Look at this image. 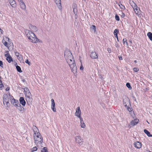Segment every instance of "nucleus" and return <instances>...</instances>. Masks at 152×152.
Returning <instances> with one entry per match:
<instances>
[{"mask_svg": "<svg viewBox=\"0 0 152 152\" xmlns=\"http://www.w3.org/2000/svg\"><path fill=\"white\" fill-rule=\"evenodd\" d=\"M64 56L72 72L74 73L76 72L77 67L73 56L71 52L69 51H65L64 53Z\"/></svg>", "mask_w": 152, "mask_h": 152, "instance_id": "1", "label": "nucleus"}, {"mask_svg": "<svg viewBox=\"0 0 152 152\" xmlns=\"http://www.w3.org/2000/svg\"><path fill=\"white\" fill-rule=\"evenodd\" d=\"M33 129L34 131L33 137L34 143L38 147H42L43 139L39 132V130L35 126H33Z\"/></svg>", "mask_w": 152, "mask_h": 152, "instance_id": "2", "label": "nucleus"}, {"mask_svg": "<svg viewBox=\"0 0 152 152\" xmlns=\"http://www.w3.org/2000/svg\"><path fill=\"white\" fill-rule=\"evenodd\" d=\"M25 33L27 37L32 42L37 43L40 42V40L37 38L36 35L32 31L26 30Z\"/></svg>", "mask_w": 152, "mask_h": 152, "instance_id": "3", "label": "nucleus"}, {"mask_svg": "<svg viewBox=\"0 0 152 152\" xmlns=\"http://www.w3.org/2000/svg\"><path fill=\"white\" fill-rule=\"evenodd\" d=\"M24 89V93L26 97V100L28 103V101L30 102H31L32 99L31 94L29 89L27 87H25Z\"/></svg>", "mask_w": 152, "mask_h": 152, "instance_id": "4", "label": "nucleus"}, {"mask_svg": "<svg viewBox=\"0 0 152 152\" xmlns=\"http://www.w3.org/2000/svg\"><path fill=\"white\" fill-rule=\"evenodd\" d=\"M3 104L6 107H8L10 105L9 98L7 94H4L3 96Z\"/></svg>", "mask_w": 152, "mask_h": 152, "instance_id": "5", "label": "nucleus"}, {"mask_svg": "<svg viewBox=\"0 0 152 152\" xmlns=\"http://www.w3.org/2000/svg\"><path fill=\"white\" fill-rule=\"evenodd\" d=\"M10 39L8 37H3L2 40V42L4 45L7 47L8 49H9V47H10Z\"/></svg>", "mask_w": 152, "mask_h": 152, "instance_id": "6", "label": "nucleus"}, {"mask_svg": "<svg viewBox=\"0 0 152 152\" xmlns=\"http://www.w3.org/2000/svg\"><path fill=\"white\" fill-rule=\"evenodd\" d=\"M75 140L76 142L80 145L83 144V139L80 136H77L75 137Z\"/></svg>", "mask_w": 152, "mask_h": 152, "instance_id": "7", "label": "nucleus"}, {"mask_svg": "<svg viewBox=\"0 0 152 152\" xmlns=\"http://www.w3.org/2000/svg\"><path fill=\"white\" fill-rule=\"evenodd\" d=\"M81 113L80 107H77L76 110V112L75 113V115L79 118H82L81 117Z\"/></svg>", "mask_w": 152, "mask_h": 152, "instance_id": "8", "label": "nucleus"}, {"mask_svg": "<svg viewBox=\"0 0 152 152\" xmlns=\"http://www.w3.org/2000/svg\"><path fill=\"white\" fill-rule=\"evenodd\" d=\"M134 147L137 149H140L142 147L141 143L139 141L134 142Z\"/></svg>", "mask_w": 152, "mask_h": 152, "instance_id": "9", "label": "nucleus"}, {"mask_svg": "<svg viewBox=\"0 0 152 152\" xmlns=\"http://www.w3.org/2000/svg\"><path fill=\"white\" fill-rule=\"evenodd\" d=\"M91 58L92 59H97L98 58L97 54L95 52H92L90 54Z\"/></svg>", "mask_w": 152, "mask_h": 152, "instance_id": "10", "label": "nucleus"}, {"mask_svg": "<svg viewBox=\"0 0 152 152\" xmlns=\"http://www.w3.org/2000/svg\"><path fill=\"white\" fill-rule=\"evenodd\" d=\"M134 10V12L135 13L138 15H139L141 14V10H140V8L138 7L137 6L136 7H135L133 8Z\"/></svg>", "mask_w": 152, "mask_h": 152, "instance_id": "11", "label": "nucleus"}, {"mask_svg": "<svg viewBox=\"0 0 152 152\" xmlns=\"http://www.w3.org/2000/svg\"><path fill=\"white\" fill-rule=\"evenodd\" d=\"M19 5L21 9L23 10H25L26 9V6L23 0L20 1H19Z\"/></svg>", "mask_w": 152, "mask_h": 152, "instance_id": "12", "label": "nucleus"}, {"mask_svg": "<svg viewBox=\"0 0 152 152\" xmlns=\"http://www.w3.org/2000/svg\"><path fill=\"white\" fill-rule=\"evenodd\" d=\"M51 109L54 112L56 111V109L55 107V104L54 100L53 99H51Z\"/></svg>", "mask_w": 152, "mask_h": 152, "instance_id": "13", "label": "nucleus"}, {"mask_svg": "<svg viewBox=\"0 0 152 152\" xmlns=\"http://www.w3.org/2000/svg\"><path fill=\"white\" fill-rule=\"evenodd\" d=\"M15 107L20 112H21L24 109L23 107L21 106L19 102Z\"/></svg>", "mask_w": 152, "mask_h": 152, "instance_id": "14", "label": "nucleus"}, {"mask_svg": "<svg viewBox=\"0 0 152 152\" xmlns=\"http://www.w3.org/2000/svg\"><path fill=\"white\" fill-rule=\"evenodd\" d=\"M9 2L12 7L15 8L16 7V2L14 0H9Z\"/></svg>", "mask_w": 152, "mask_h": 152, "instance_id": "15", "label": "nucleus"}, {"mask_svg": "<svg viewBox=\"0 0 152 152\" xmlns=\"http://www.w3.org/2000/svg\"><path fill=\"white\" fill-rule=\"evenodd\" d=\"M19 101L23 106H25V105L26 102L23 97H20V98Z\"/></svg>", "mask_w": 152, "mask_h": 152, "instance_id": "16", "label": "nucleus"}, {"mask_svg": "<svg viewBox=\"0 0 152 152\" xmlns=\"http://www.w3.org/2000/svg\"><path fill=\"white\" fill-rule=\"evenodd\" d=\"M139 120L138 119H134V120H132L131 122L130 123V124L132 126H134L135 125H136L137 124Z\"/></svg>", "mask_w": 152, "mask_h": 152, "instance_id": "17", "label": "nucleus"}, {"mask_svg": "<svg viewBox=\"0 0 152 152\" xmlns=\"http://www.w3.org/2000/svg\"><path fill=\"white\" fill-rule=\"evenodd\" d=\"M54 1L56 3L58 6V8L59 9H61V0H54Z\"/></svg>", "mask_w": 152, "mask_h": 152, "instance_id": "18", "label": "nucleus"}, {"mask_svg": "<svg viewBox=\"0 0 152 152\" xmlns=\"http://www.w3.org/2000/svg\"><path fill=\"white\" fill-rule=\"evenodd\" d=\"M80 126L82 128H85L86 127V125L83 118H80Z\"/></svg>", "mask_w": 152, "mask_h": 152, "instance_id": "19", "label": "nucleus"}, {"mask_svg": "<svg viewBox=\"0 0 152 152\" xmlns=\"http://www.w3.org/2000/svg\"><path fill=\"white\" fill-rule=\"evenodd\" d=\"M11 103L14 106H15L17 103L19 102L18 100L15 99H13L10 101Z\"/></svg>", "mask_w": 152, "mask_h": 152, "instance_id": "20", "label": "nucleus"}, {"mask_svg": "<svg viewBox=\"0 0 152 152\" xmlns=\"http://www.w3.org/2000/svg\"><path fill=\"white\" fill-rule=\"evenodd\" d=\"M129 4L133 8H135V7H136L137 6L136 4L133 1H129Z\"/></svg>", "mask_w": 152, "mask_h": 152, "instance_id": "21", "label": "nucleus"}, {"mask_svg": "<svg viewBox=\"0 0 152 152\" xmlns=\"http://www.w3.org/2000/svg\"><path fill=\"white\" fill-rule=\"evenodd\" d=\"M127 110L130 112V113L131 115L132 116V114H134V112L132 110V107H128Z\"/></svg>", "mask_w": 152, "mask_h": 152, "instance_id": "22", "label": "nucleus"}, {"mask_svg": "<svg viewBox=\"0 0 152 152\" xmlns=\"http://www.w3.org/2000/svg\"><path fill=\"white\" fill-rule=\"evenodd\" d=\"M6 60L9 63H10L11 62L13 61V58L11 56L7 57L6 58Z\"/></svg>", "mask_w": 152, "mask_h": 152, "instance_id": "23", "label": "nucleus"}, {"mask_svg": "<svg viewBox=\"0 0 152 152\" xmlns=\"http://www.w3.org/2000/svg\"><path fill=\"white\" fill-rule=\"evenodd\" d=\"M147 35L151 41H152V34L151 32H148L147 34Z\"/></svg>", "mask_w": 152, "mask_h": 152, "instance_id": "24", "label": "nucleus"}, {"mask_svg": "<svg viewBox=\"0 0 152 152\" xmlns=\"http://www.w3.org/2000/svg\"><path fill=\"white\" fill-rule=\"evenodd\" d=\"M144 132L149 137H151L152 135L151 134L150 132L146 129H144Z\"/></svg>", "mask_w": 152, "mask_h": 152, "instance_id": "25", "label": "nucleus"}, {"mask_svg": "<svg viewBox=\"0 0 152 152\" xmlns=\"http://www.w3.org/2000/svg\"><path fill=\"white\" fill-rule=\"evenodd\" d=\"M123 42L124 45H126V46L128 45L127 40L126 38H124L123 40Z\"/></svg>", "mask_w": 152, "mask_h": 152, "instance_id": "26", "label": "nucleus"}, {"mask_svg": "<svg viewBox=\"0 0 152 152\" xmlns=\"http://www.w3.org/2000/svg\"><path fill=\"white\" fill-rule=\"evenodd\" d=\"M16 68L18 71L19 72H22V71L21 70V68L20 66H16Z\"/></svg>", "mask_w": 152, "mask_h": 152, "instance_id": "27", "label": "nucleus"}, {"mask_svg": "<svg viewBox=\"0 0 152 152\" xmlns=\"http://www.w3.org/2000/svg\"><path fill=\"white\" fill-rule=\"evenodd\" d=\"M118 5L120 8L122 9H125V7L121 3H119L118 4Z\"/></svg>", "mask_w": 152, "mask_h": 152, "instance_id": "28", "label": "nucleus"}, {"mask_svg": "<svg viewBox=\"0 0 152 152\" xmlns=\"http://www.w3.org/2000/svg\"><path fill=\"white\" fill-rule=\"evenodd\" d=\"M41 152H48L47 148L46 147H44L41 150Z\"/></svg>", "mask_w": 152, "mask_h": 152, "instance_id": "29", "label": "nucleus"}, {"mask_svg": "<svg viewBox=\"0 0 152 152\" xmlns=\"http://www.w3.org/2000/svg\"><path fill=\"white\" fill-rule=\"evenodd\" d=\"M37 148L36 146H34L33 147L31 150V152H33L36 151H37Z\"/></svg>", "mask_w": 152, "mask_h": 152, "instance_id": "30", "label": "nucleus"}, {"mask_svg": "<svg viewBox=\"0 0 152 152\" xmlns=\"http://www.w3.org/2000/svg\"><path fill=\"white\" fill-rule=\"evenodd\" d=\"M119 32V30L118 29H115L114 31V34H118Z\"/></svg>", "mask_w": 152, "mask_h": 152, "instance_id": "31", "label": "nucleus"}, {"mask_svg": "<svg viewBox=\"0 0 152 152\" xmlns=\"http://www.w3.org/2000/svg\"><path fill=\"white\" fill-rule=\"evenodd\" d=\"M18 59L20 61H22L23 60V58L21 55H20V56L17 57Z\"/></svg>", "mask_w": 152, "mask_h": 152, "instance_id": "32", "label": "nucleus"}, {"mask_svg": "<svg viewBox=\"0 0 152 152\" xmlns=\"http://www.w3.org/2000/svg\"><path fill=\"white\" fill-rule=\"evenodd\" d=\"M9 99H10L11 101H12V100H13V99H15L11 95L10 93H9Z\"/></svg>", "mask_w": 152, "mask_h": 152, "instance_id": "33", "label": "nucleus"}, {"mask_svg": "<svg viewBox=\"0 0 152 152\" xmlns=\"http://www.w3.org/2000/svg\"><path fill=\"white\" fill-rule=\"evenodd\" d=\"M91 30H94V31H96V27L94 25H92L91 27Z\"/></svg>", "mask_w": 152, "mask_h": 152, "instance_id": "34", "label": "nucleus"}, {"mask_svg": "<svg viewBox=\"0 0 152 152\" xmlns=\"http://www.w3.org/2000/svg\"><path fill=\"white\" fill-rule=\"evenodd\" d=\"M115 20L118 21H119L120 20L119 17L117 14H116L115 15Z\"/></svg>", "mask_w": 152, "mask_h": 152, "instance_id": "35", "label": "nucleus"}, {"mask_svg": "<svg viewBox=\"0 0 152 152\" xmlns=\"http://www.w3.org/2000/svg\"><path fill=\"white\" fill-rule=\"evenodd\" d=\"M133 69L134 72H137L139 70L138 68L137 67L134 68Z\"/></svg>", "mask_w": 152, "mask_h": 152, "instance_id": "36", "label": "nucleus"}, {"mask_svg": "<svg viewBox=\"0 0 152 152\" xmlns=\"http://www.w3.org/2000/svg\"><path fill=\"white\" fill-rule=\"evenodd\" d=\"M32 26H31V27H32ZM33 29H32V30L34 31H37V28L35 26H32Z\"/></svg>", "mask_w": 152, "mask_h": 152, "instance_id": "37", "label": "nucleus"}, {"mask_svg": "<svg viewBox=\"0 0 152 152\" xmlns=\"http://www.w3.org/2000/svg\"><path fill=\"white\" fill-rule=\"evenodd\" d=\"M126 86L129 88H131V86L130 84V83H127L126 84Z\"/></svg>", "mask_w": 152, "mask_h": 152, "instance_id": "38", "label": "nucleus"}, {"mask_svg": "<svg viewBox=\"0 0 152 152\" xmlns=\"http://www.w3.org/2000/svg\"><path fill=\"white\" fill-rule=\"evenodd\" d=\"M81 65L80 67V70H83V69L84 68L82 65V63L81 61Z\"/></svg>", "mask_w": 152, "mask_h": 152, "instance_id": "39", "label": "nucleus"}, {"mask_svg": "<svg viewBox=\"0 0 152 152\" xmlns=\"http://www.w3.org/2000/svg\"><path fill=\"white\" fill-rule=\"evenodd\" d=\"M0 66L2 68L3 67V62L1 61H0Z\"/></svg>", "mask_w": 152, "mask_h": 152, "instance_id": "40", "label": "nucleus"}, {"mask_svg": "<svg viewBox=\"0 0 152 152\" xmlns=\"http://www.w3.org/2000/svg\"><path fill=\"white\" fill-rule=\"evenodd\" d=\"M15 55L17 56V57H18L20 55V54L19 53H18V52H15Z\"/></svg>", "mask_w": 152, "mask_h": 152, "instance_id": "41", "label": "nucleus"}, {"mask_svg": "<svg viewBox=\"0 0 152 152\" xmlns=\"http://www.w3.org/2000/svg\"><path fill=\"white\" fill-rule=\"evenodd\" d=\"M25 62L27 63V64H28V65H30V61H29L28 60H26L25 61Z\"/></svg>", "mask_w": 152, "mask_h": 152, "instance_id": "42", "label": "nucleus"}, {"mask_svg": "<svg viewBox=\"0 0 152 152\" xmlns=\"http://www.w3.org/2000/svg\"><path fill=\"white\" fill-rule=\"evenodd\" d=\"M107 51L109 53H110L111 52V49L110 48H107Z\"/></svg>", "mask_w": 152, "mask_h": 152, "instance_id": "43", "label": "nucleus"}, {"mask_svg": "<svg viewBox=\"0 0 152 152\" xmlns=\"http://www.w3.org/2000/svg\"><path fill=\"white\" fill-rule=\"evenodd\" d=\"M10 56V54L9 53H8V54H5V56L6 57V58H7V57H9Z\"/></svg>", "mask_w": 152, "mask_h": 152, "instance_id": "44", "label": "nucleus"}, {"mask_svg": "<svg viewBox=\"0 0 152 152\" xmlns=\"http://www.w3.org/2000/svg\"><path fill=\"white\" fill-rule=\"evenodd\" d=\"M115 37L117 38V41H118V34H114Z\"/></svg>", "mask_w": 152, "mask_h": 152, "instance_id": "45", "label": "nucleus"}, {"mask_svg": "<svg viewBox=\"0 0 152 152\" xmlns=\"http://www.w3.org/2000/svg\"><path fill=\"white\" fill-rule=\"evenodd\" d=\"M122 15H121V17L122 18H124V17L125 16V14L123 12L122 13Z\"/></svg>", "mask_w": 152, "mask_h": 152, "instance_id": "46", "label": "nucleus"}, {"mask_svg": "<svg viewBox=\"0 0 152 152\" xmlns=\"http://www.w3.org/2000/svg\"><path fill=\"white\" fill-rule=\"evenodd\" d=\"M0 32H1V34H3V30L1 29V28H0Z\"/></svg>", "mask_w": 152, "mask_h": 152, "instance_id": "47", "label": "nucleus"}, {"mask_svg": "<svg viewBox=\"0 0 152 152\" xmlns=\"http://www.w3.org/2000/svg\"><path fill=\"white\" fill-rule=\"evenodd\" d=\"M4 87V85L2 84H0V88H1Z\"/></svg>", "mask_w": 152, "mask_h": 152, "instance_id": "48", "label": "nucleus"}, {"mask_svg": "<svg viewBox=\"0 0 152 152\" xmlns=\"http://www.w3.org/2000/svg\"><path fill=\"white\" fill-rule=\"evenodd\" d=\"M118 57H119V59L120 60H122V57L121 56H118Z\"/></svg>", "mask_w": 152, "mask_h": 152, "instance_id": "49", "label": "nucleus"}, {"mask_svg": "<svg viewBox=\"0 0 152 152\" xmlns=\"http://www.w3.org/2000/svg\"><path fill=\"white\" fill-rule=\"evenodd\" d=\"M9 53V51H5L4 52V54H8Z\"/></svg>", "mask_w": 152, "mask_h": 152, "instance_id": "50", "label": "nucleus"}, {"mask_svg": "<svg viewBox=\"0 0 152 152\" xmlns=\"http://www.w3.org/2000/svg\"><path fill=\"white\" fill-rule=\"evenodd\" d=\"M10 90V88L9 87H7L6 89V91H8Z\"/></svg>", "mask_w": 152, "mask_h": 152, "instance_id": "51", "label": "nucleus"}, {"mask_svg": "<svg viewBox=\"0 0 152 152\" xmlns=\"http://www.w3.org/2000/svg\"><path fill=\"white\" fill-rule=\"evenodd\" d=\"M1 77L0 76V82L1 83H2V81L1 80Z\"/></svg>", "mask_w": 152, "mask_h": 152, "instance_id": "52", "label": "nucleus"}, {"mask_svg": "<svg viewBox=\"0 0 152 152\" xmlns=\"http://www.w3.org/2000/svg\"><path fill=\"white\" fill-rule=\"evenodd\" d=\"M146 152H151L150 151L147 150V151H146Z\"/></svg>", "mask_w": 152, "mask_h": 152, "instance_id": "53", "label": "nucleus"}, {"mask_svg": "<svg viewBox=\"0 0 152 152\" xmlns=\"http://www.w3.org/2000/svg\"><path fill=\"white\" fill-rule=\"evenodd\" d=\"M129 42L130 43H132V41H131V40H130V41H129Z\"/></svg>", "mask_w": 152, "mask_h": 152, "instance_id": "54", "label": "nucleus"}, {"mask_svg": "<svg viewBox=\"0 0 152 152\" xmlns=\"http://www.w3.org/2000/svg\"><path fill=\"white\" fill-rule=\"evenodd\" d=\"M134 62L135 63H137V61L136 60H135L134 61Z\"/></svg>", "mask_w": 152, "mask_h": 152, "instance_id": "55", "label": "nucleus"}, {"mask_svg": "<svg viewBox=\"0 0 152 152\" xmlns=\"http://www.w3.org/2000/svg\"><path fill=\"white\" fill-rule=\"evenodd\" d=\"M73 12H74V10H75V9H74L73 8Z\"/></svg>", "mask_w": 152, "mask_h": 152, "instance_id": "56", "label": "nucleus"}, {"mask_svg": "<svg viewBox=\"0 0 152 152\" xmlns=\"http://www.w3.org/2000/svg\"><path fill=\"white\" fill-rule=\"evenodd\" d=\"M151 137H152V136H151Z\"/></svg>", "mask_w": 152, "mask_h": 152, "instance_id": "57", "label": "nucleus"}]
</instances>
